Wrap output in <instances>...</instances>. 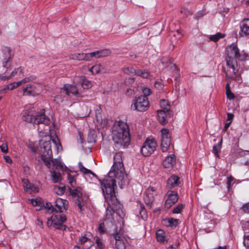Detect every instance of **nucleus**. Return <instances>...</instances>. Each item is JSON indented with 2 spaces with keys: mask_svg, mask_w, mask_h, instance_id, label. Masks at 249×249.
<instances>
[{
  "mask_svg": "<svg viewBox=\"0 0 249 249\" xmlns=\"http://www.w3.org/2000/svg\"><path fill=\"white\" fill-rule=\"evenodd\" d=\"M222 144V138L220 139V141L216 144H215L213 146V153L215 155V157L218 158L219 153L220 152Z\"/></svg>",
  "mask_w": 249,
  "mask_h": 249,
  "instance_id": "nucleus-30",
  "label": "nucleus"
},
{
  "mask_svg": "<svg viewBox=\"0 0 249 249\" xmlns=\"http://www.w3.org/2000/svg\"><path fill=\"white\" fill-rule=\"evenodd\" d=\"M0 148L1 151L4 153L8 152V146L6 143H3L0 146Z\"/></svg>",
  "mask_w": 249,
  "mask_h": 249,
  "instance_id": "nucleus-53",
  "label": "nucleus"
},
{
  "mask_svg": "<svg viewBox=\"0 0 249 249\" xmlns=\"http://www.w3.org/2000/svg\"><path fill=\"white\" fill-rule=\"evenodd\" d=\"M74 83L76 86H81L83 89H88L92 86L90 81L85 79L83 76H78L74 79Z\"/></svg>",
  "mask_w": 249,
  "mask_h": 249,
  "instance_id": "nucleus-20",
  "label": "nucleus"
},
{
  "mask_svg": "<svg viewBox=\"0 0 249 249\" xmlns=\"http://www.w3.org/2000/svg\"><path fill=\"white\" fill-rule=\"evenodd\" d=\"M136 70L132 67H125L123 69L124 73L128 75H136Z\"/></svg>",
  "mask_w": 249,
  "mask_h": 249,
  "instance_id": "nucleus-41",
  "label": "nucleus"
},
{
  "mask_svg": "<svg viewBox=\"0 0 249 249\" xmlns=\"http://www.w3.org/2000/svg\"><path fill=\"white\" fill-rule=\"evenodd\" d=\"M54 101L55 102H56L57 103H59L60 102H62V100L60 95L56 96L54 99Z\"/></svg>",
  "mask_w": 249,
  "mask_h": 249,
  "instance_id": "nucleus-60",
  "label": "nucleus"
},
{
  "mask_svg": "<svg viewBox=\"0 0 249 249\" xmlns=\"http://www.w3.org/2000/svg\"><path fill=\"white\" fill-rule=\"evenodd\" d=\"M45 89V86L39 82H34L22 87L23 94L25 96H36L39 95Z\"/></svg>",
  "mask_w": 249,
  "mask_h": 249,
  "instance_id": "nucleus-6",
  "label": "nucleus"
},
{
  "mask_svg": "<svg viewBox=\"0 0 249 249\" xmlns=\"http://www.w3.org/2000/svg\"><path fill=\"white\" fill-rule=\"evenodd\" d=\"M160 105L161 107L162 108V110H165L166 111H170V105L165 100H161L160 102Z\"/></svg>",
  "mask_w": 249,
  "mask_h": 249,
  "instance_id": "nucleus-39",
  "label": "nucleus"
},
{
  "mask_svg": "<svg viewBox=\"0 0 249 249\" xmlns=\"http://www.w3.org/2000/svg\"><path fill=\"white\" fill-rule=\"evenodd\" d=\"M233 115L231 113H228V114H227V117H228V119H227V121H229V122H231V121L233 118Z\"/></svg>",
  "mask_w": 249,
  "mask_h": 249,
  "instance_id": "nucleus-62",
  "label": "nucleus"
},
{
  "mask_svg": "<svg viewBox=\"0 0 249 249\" xmlns=\"http://www.w3.org/2000/svg\"><path fill=\"white\" fill-rule=\"evenodd\" d=\"M161 133V148L163 152H167L171 145V136L169 130L162 128L160 130Z\"/></svg>",
  "mask_w": 249,
  "mask_h": 249,
  "instance_id": "nucleus-11",
  "label": "nucleus"
},
{
  "mask_svg": "<svg viewBox=\"0 0 249 249\" xmlns=\"http://www.w3.org/2000/svg\"><path fill=\"white\" fill-rule=\"evenodd\" d=\"M18 72L22 73V69L21 68H18L13 71L9 76H6L7 77V80L10 79L12 77H13L16 75Z\"/></svg>",
  "mask_w": 249,
  "mask_h": 249,
  "instance_id": "nucleus-45",
  "label": "nucleus"
},
{
  "mask_svg": "<svg viewBox=\"0 0 249 249\" xmlns=\"http://www.w3.org/2000/svg\"><path fill=\"white\" fill-rule=\"evenodd\" d=\"M244 245L249 249V232L244 234Z\"/></svg>",
  "mask_w": 249,
  "mask_h": 249,
  "instance_id": "nucleus-50",
  "label": "nucleus"
},
{
  "mask_svg": "<svg viewBox=\"0 0 249 249\" xmlns=\"http://www.w3.org/2000/svg\"><path fill=\"white\" fill-rule=\"evenodd\" d=\"M167 222L168 223L167 226H170L171 227H175L178 224V220L177 219H174V218H168L167 220Z\"/></svg>",
  "mask_w": 249,
  "mask_h": 249,
  "instance_id": "nucleus-42",
  "label": "nucleus"
},
{
  "mask_svg": "<svg viewBox=\"0 0 249 249\" xmlns=\"http://www.w3.org/2000/svg\"><path fill=\"white\" fill-rule=\"evenodd\" d=\"M95 115L97 121L99 123H102L103 122V118L101 115V108L100 107H96L95 109Z\"/></svg>",
  "mask_w": 249,
  "mask_h": 249,
  "instance_id": "nucleus-37",
  "label": "nucleus"
},
{
  "mask_svg": "<svg viewBox=\"0 0 249 249\" xmlns=\"http://www.w3.org/2000/svg\"><path fill=\"white\" fill-rule=\"evenodd\" d=\"M161 62L162 63V64L163 65H164L165 67H168V65H167V64L168 63H169L170 65H172V63L171 62V60L170 58H169L168 57H163L161 59Z\"/></svg>",
  "mask_w": 249,
  "mask_h": 249,
  "instance_id": "nucleus-47",
  "label": "nucleus"
},
{
  "mask_svg": "<svg viewBox=\"0 0 249 249\" xmlns=\"http://www.w3.org/2000/svg\"><path fill=\"white\" fill-rule=\"evenodd\" d=\"M136 75L141 76L143 78H149L151 76L149 71L145 70L140 69L136 70Z\"/></svg>",
  "mask_w": 249,
  "mask_h": 249,
  "instance_id": "nucleus-32",
  "label": "nucleus"
},
{
  "mask_svg": "<svg viewBox=\"0 0 249 249\" xmlns=\"http://www.w3.org/2000/svg\"><path fill=\"white\" fill-rule=\"evenodd\" d=\"M225 35L221 33H217L215 35H211L209 36V38L213 42H217L219 39L225 37Z\"/></svg>",
  "mask_w": 249,
  "mask_h": 249,
  "instance_id": "nucleus-33",
  "label": "nucleus"
},
{
  "mask_svg": "<svg viewBox=\"0 0 249 249\" xmlns=\"http://www.w3.org/2000/svg\"><path fill=\"white\" fill-rule=\"evenodd\" d=\"M139 214L143 220H146L147 218V214L145 209L144 208V206H142V204L141 205L140 209L139 211Z\"/></svg>",
  "mask_w": 249,
  "mask_h": 249,
  "instance_id": "nucleus-40",
  "label": "nucleus"
},
{
  "mask_svg": "<svg viewBox=\"0 0 249 249\" xmlns=\"http://www.w3.org/2000/svg\"><path fill=\"white\" fill-rule=\"evenodd\" d=\"M156 146L154 140H146L141 148V153L145 157L149 156L155 150Z\"/></svg>",
  "mask_w": 249,
  "mask_h": 249,
  "instance_id": "nucleus-12",
  "label": "nucleus"
},
{
  "mask_svg": "<svg viewBox=\"0 0 249 249\" xmlns=\"http://www.w3.org/2000/svg\"><path fill=\"white\" fill-rule=\"evenodd\" d=\"M43 207L46 210H47L48 212L49 211H52L53 208V205L50 202L46 203L45 205L43 206Z\"/></svg>",
  "mask_w": 249,
  "mask_h": 249,
  "instance_id": "nucleus-54",
  "label": "nucleus"
},
{
  "mask_svg": "<svg viewBox=\"0 0 249 249\" xmlns=\"http://www.w3.org/2000/svg\"><path fill=\"white\" fill-rule=\"evenodd\" d=\"M225 60L229 68L226 72V77L228 79H235L240 82L239 75L238 73L237 60L244 61L248 56L245 53L240 52L236 44L232 43L226 48Z\"/></svg>",
  "mask_w": 249,
  "mask_h": 249,
  "instance_id": "nucleus-2",
  "label": "nucleus"
},
{
  "mask_svg": "<svg viewBox=\"0 0 249 249\" xmlns=\"http://www.w3.org/2000/svg\"><path fill=\"white\" fill-rule=\"evenodd\" d=\"M22 119L33 124H43L48 125L50 124L49 118L45 114L44 109L39 112L35 111L33 108L25 109L22 112Z\"/></svg>",
  "mask_w": 249,
  "mask_h": 249,
  "instance_id": "nucleus-5",
  "label": "nucleus"
},
{
  "mask_svg": "<svg viewBox=\"0 0 249 249\" xmlns=\"http://www.w3.org/2000/svg\"><path fill=\"white\" fill-rule=\"evenodd\" d=\"M65 189V186L61 185V186H55L53 188V190L56 194L60 196L64 194Z\"/></svg>",
  "mask_w": 249,
  "mask_h": 249,
  "instance_id": "nucleus-36",
  "label": "nucleus"
},
{
  "mask_svg": "<svg viewBox=\"0 0 249 249\" xmlns=\"http://www.w3.org/2000/svg\"><path fill=\"white\" fill-rule=\"evenodd\" d=\"M5 160L6 161V162L9 163H11L12 162V160L10 157L9 156H4V157Z\"/></svg>",
  "mask_w": 249,
  "mask_h": 249,
  "instance_id": "nucleus-63",
  "label": "nucleus"
},
{
  "mask_svg": "<svg viewBox=\"0 0 249 249\" xmlns=\"http://www.w3.org/2000/svg\"><path fill=\"white\" fill-rule=\"evenodd\" d=\"M16 88H17V87L16 86V85L14 84V83H11L7 86V89L9 90H13Z\"/></svg>",
  "mask_w": 249,
  "mask_h": 249,
  "instance_id": "nucleus-58",
  "label": "nucleus"
},
{
  "mask_svg": "<svg viewBox=\"0 0 249 249\" xmlns=\"http://www.w3.org/2000/svg\"><path fill=\"white\" fill-rule=\"evenodd\" d=\"M67 178L69 180V183L71 185V187H74L76 185V180L73 176H72L70 174H68L67 175Z\"/></svg>",
  "mask_w": 249,
  "mask_h": 249,
  "instance_id": "nucleus-43",
  "label": "nucleus"
},
{
  "mask_svg": "<svg viewBox=\"0 0 249 249\" xmlns=\"http://www.w3.org/2000/svg\"><path fill=\"white\" fill-rule=\"evenodd\" d=\"M166 197V199L164 206L167 209L170 208L172 205L175 204L178 199V194L176 190L167 191Z\"/></svg>",
  "mask_w": 249,
  "mask_h": 249,
  "instance_id": "nucleus-13",
  "label": "nucleus"
},
{
  "mask_svg": "<svg viewBox=\"0 0 249 249\" xmlns=\"http://www.w3.org/2000/svg\"><path fill=\"white\" fill-rule=\"evenodd\" d=\"M70 58L72 60H77L79 61H89L91 60L90 53H79L71 54L70 55Z\"/></svg>",
  "mask_w": 249,
  "mask_h": 249,
  "instance_id": "nucleus-22",
  "label": "nucleus"
},
{
  "mask_svg": "<svg viewBox=\"0 0 249 249\" xmlns=\"http://www.w3.org/2000/svg\"><path fill=\"white\" fill-rule=\"evenodd\" d=\"M36 78V76L35 75H31L28 77H26L24 78V79H22L21 80L17 82H14V84L18 87V86L24 84L26 83L32 82L34 81Z\"/></svg>",
  "mask_w": 249,
  "mask_h": 249,
  "instance_id": "nucleus-29",
  "label": "nucleus"
},
{
  "mask_svg": "<svg viewBox=\"0 0 249 249\" xmlns=\"http://www.w3.org/2000/svg\"><path fill=\"white\" fill-rule=\"evenodd\" d=\"M51 179L53 182L58 183L61 180V175L60 173L56 172L54 170L50 171Z\"/></svg>",
  "mask_w": 249,
  "mask_h": 249,
  "instance_id": "nucleus-31",
  "label": "nucleus"
},
{
  "mask_svg": "<svg viewBox=\"0 0 249 249\" xmlns=\"http://www.w3.org/2000/svg\"><path fill=\"white\" fill-rule=\"evenodd\" d=\"M180 178L176 175L171 176L167 180L166 189L167 191L175 190V188L180 184Z\"/></svg>",
  "mask_w": 249,
  "mask_h": 249,
  "instance_id": "nucleus-16",
  "label": "nucleus"
},
{
  "mask_svg": "<svg viewBox=\"0 0 249 249\" xmlns=\"http://www.w3.org/2000/svg\"><path fill=\"white\" fill-rule=\"evenodd\" d=\"M67 220L66 216L64 214L58 213L53 214L50 219H48L47 225L48 227L53 226L54 228L61 230H65L66 226L63 224Z\"/></svg>",
  "mask_w": 249,
  "mask_h": 249,
  "instance_id": "nucleus-8",
  "label": "nucleus"
},
{
  "mask_svg": "<svg viewBox=\"0 0 249 249\" xmlns=\"http://www.w3.org/2000/svg\"><path fill=\"white\" fill-rule=\"evenodd\" d=\"M112 139L118 148H125L130 140L128 125L124 122H116L112 130Z\"/></svg>",
  "mask_w": 249,
  "mask_h": 249,
  "instance_id": "nucleus-4",
  "label": "nucleus"
},
{
  "mask_svg": "<svg viewBox=\"0 0 249 249\" xmlns=\"http://www.w3.org/2000/svg\"><path fill=\"white\" fill-rule=\"evenodd\" d=\"M176 158L174 154L167 156L163 161V166L165 168H172L176 163Z\"/></svg>",
  "mask_w": 249,
  "mask_h": 249,
  "instance_id": "nucleus-24",
  "label": "nucleus"
},
{
  "mask_svg": "<svg viewBox=\"0 0 249 249\" xmlns=\"http://www.w3.org/2000/svg\"><path fill=\"white\" fill-rule=\"evenodd\" d=\"M116 249H125V245L122 240L116 242Z\"/></svg>",
  "mask_w": 249,
  "mask_h": 249,
  "instance_id": "nucleus-48",
  "label": "nucleus"
},
{
  "mask_svg": "<svg viewBox=\"0 0 249 249\" xmlns=\"http://www.w3.org/2000/svg\"><path fill=\"white\" fill-rule=\"evenodd\" d=\"M149 106V103L147 97L145 96H139L134 101L133 105L131 108L133 110L139 111H144L146 110Z\"/></svg>",
  "mask_w": 249,
  "mask_h": 249,
  "instance_id": "nucleus-10",
  "label": "nucleus"
},
{
  "mask_svg": "<svg viewBox=\"0 0 249 249\" xmlns=\"http://www.w3.org/2000/svg\"><path fill=\"white\" fill-rule=\"evenodd\" d=\"M157 195V192L152 187H149L145 191L143 200L145 204L151 207L154 200V197Z\"/></svg>",
  "mask_w": 249,
  "mask_h": 249,
  "instance_id": "nucleus-14",
  "label": "nucleus"
},
{
  "mask_svg": "<svg viewBox=\"0 0 249 249\" xmlns=\"http://www.w3.org/2000/svg\"><path fill=\"white\" fill-rule=\"evenodd\" d=\"M61 93L67 95L71 94L76 97H80V94L78 91V88L71 85H65L61 89Z\"/></svg>",
  "mask_w": 249,
  "mask_h": 249,
  "instance_id": "nucleus-18",
  "label": "nucleus"
},
{
  "mask_svg": "<svg viewBox=\"0 0 249 249\" xmlns=\"http://www.w3.org/2000/svg\"><path fill=\"white\" fill-rule=\"evenodd\" d=\"M167 113H169V111L162 110H159L157 111V115L159 121L162 124H165L167 123L166 119Z\"/></svg>",
  "mask_w": 249,
  "mask_h": 249,
  "instance_id": "nucleus-26",
  "label": "nucleus"
},
{
  "mask_svg": "<svg viewBox=\"0 0 249 249\" xmlns=\"http://www.w3.org/2000/svg\"><path fill=\"white\" fill-rule=\"evenodd\" d=\"M47 160L49 163V165L46 166L49 168H51V167L52 166V171L54 170V169H57L58 167L62 168V164L58 159H53L52 158L48 159Z\"/></svg>",
  "mask_w": 249,
  "mask_h": 249,
  "instance_id": "nucleus-25",
  "label": "nucleus"
},
{
  "mask_svg": "<svg viewBox=\"0 0 249 249\" xmlns=\"http://www.w3.org/2000/svg\"><path fill=\"white\" fill-rule=\"evenodd\" d=\"M89 71L93 74H96L99 73L100 72H105L104 67L101 64H97L93 66L89 69Z\"/></svg>",
  "mask_w": 249,
  "mask_h": 249,
  "instance_id": "nucleus-28",
  "label": "nucleus"
},
{
  "mask_svg": "<svg viewBox=\"0 0 249 249\" xmlns=\"http://www.w3.org/2000/svg\"><path fill=\"white\" fill-rule=\"evenodd\" d=\"M78 167L80 169V171L84 174H92L93 176L95 175V174L92 173L90 170L85 168L83 165L82 163L81 162H79L78 163Z\"/></svg>",
  "mask_w": 249,
  "mask_h": 249,
  "instance_id": "nucleus-38",
  "label": "nucleus"
},
{
  "mask_svg": "<svg viewBox=\"0 0 249 249\" xmlns=\"http://www.w3.org/2000/svg\"><path fill=\"white\" fill-rule=\"evenodd\" d=\"M142 93L144 95L143 96L147 97L151 93V90L148 88H145L142 89Z\"/></svg>",
  "mask_w": 249,
  "mask_h": 249,
  "instance_id": "nucleus-52",
  "label": "nucleus"
},
{
  "mask_svg": "<svg viewBox=\"0 0 249 249\" xmlns=\"http://www.w3.org/2000/svg\"><path fill=\"white\" fill-rule=\"evenodd\" d=\"M11 49L9 47L3 46L2 48V52L3 54V61L2 62V67L7 69L8 66L10 65L9 60L12 56L11 54Z\"/></svg>",
  "mask_w": 249,
  "mask_h": 249,
  "instance_id": "nucleus-19",
  "label": "nucleus"
},
{
  "mask_svg": "<svg viewBox=\"0 0 249 249\" xmlns=\"http://www.w3.org/2000/svg\"><path fill=\"white\" fill-rule=\"evenodd\" d=\"M88 238L86 237V236H82L81 237H80V239H79V242L81 244H83L84 243H85V242H86L88 240Z\"/></svg>",
  "mask_w": 249,
  "mask_h": 249,
  "instance_id": "nucleus-59",
  "label": "nucleus"
},
{
  "mask_svg": "<svg viewBox=\"0 0 249 249\" xmlns=\"http://www.w3.org/2000/svg\"><path fill=\"white\" fill-rule=\"evenodd\" d=\"M53 142L55 145L57 150L58 151L60 149H62V146L61 145V143L59 141L58 138L56 137L55 138L52 140Z\"/></svg>",
  "mask_w": 249,
  "mask_h": 249,
  "instance_id": "nucleus-46",
  "label": "nucleus"
},
{
  "mask_svg": "<svg viewBox=\"0 0 249 249\" xmlns=\"http://www.w3.org/2000/svg\"><path fill=\"white\" fill-rule=\"evenodd\" d=\"M22 183L25 191L27 192L32 194L33 193H36L38 192L37 189L26 178L22 179Z\"/></svg>",
  "mask_w": 249,
  "mask_h": 249,
  "instance_id": "nucleus-21",
  "label": "nucleus"
},
{
  "mask_svg": "<svg viewBox=\"0 0 249 249\" xmlns=\"http://www.w3.org/2000/svg\"><path fill=\"white\" fill-rule=\"evenodd\" d=\"M68 202L65 199L57 198L55 200L54 206L53 208L52 212L62 213L66 211L67 208Z\"/></svg>",
  "mask_w": 249,
  "mask_h": 249,
  "instance_id": "nucleus-15",
  "label": "nucleus"
},
{
  "mask_svg": "<svg viewBox=\"0 0 249 249\" xmlns=\"http://www.w3.org/2000/svg\"><path fill=\"white\" fill-rule=\"evenodd\" d=\"M95 243L97 244V246L99 249H104V245L102 242L101 239H100L99 238H97L95 240Z\"/></svg>",
  "mask_w": 249,
  "mask_h": 249,
  "instance_id": "nucleus-51",
  "label": "nucleus"
},
{
  "mask_svg": "<svg viewBox=\"0 0 249 249\" xmlns=\"http://www.w3.org/2000/svg\"><path fill=\"white\" fill-rule=\"evenodd\" d=\"M156 238L158 242L162 244H165L168 241V239L165 236L164 232L161 230H159L157 231Z\"/></svg>",
  "mask_w": 249,
  "mask_h": 249,
  "instance_id": "nucleus-27",
  "label": "nucleus"
},
{
  "mask_svg": "<svg viewBox=\"0 0 249 249\" xmlns=\"http://www.w3.org/2000/svg\"><path fill=\"white\" fill-rule=\"evenodd\" d=\"M69 191L75 199V204L77 205L79 212H81L83 211V207L86 203L87 199V196L84 194L81 187H77L74 189L70 188Z\"/></svg>",
  "mask_w": 249,
  "mask_h": 249,
  "instance_id": "nucleus-7",
  "label": "nucleus"
},
{
  "mask_svg": "<svg viewBox=\"0 0 249 249\" xmlns=\"http://www.w3.org/2000/svg\"><path fill=\"white\" fill-rule=\"evenodd\" d=\"M31 204L34 206H41L42 202L40 199H32L31 200Z\"/></svg>",
  "mask_w": 249,
  "mask_h": 249,
  "instance_id": "nucleus-49",
  "label": "nucleus"
},
{
  "mask_svg": "<svg viewBox=\"0 0 249 249\" xmlns=\"http://www.w3.org/2000/svg\"><path fill=\"white\" fill-rule=\"evenodd\" d=\"M240 31L239 35L240 36H249V18L243 19L239 24Z\"/></svg>",
  "mask_w": 249,
  "mask_h": 249,
  "instance_id": "nucleus-17",
  "label": "nucleus"
},
{
  "mask_svg": "<svg viewBox=\"0 0 249 249\" xmlns=\"http://www.w3.org/2000/svg\"><path fill=\"white\" fill-rule=\"evenodd\" d=\"M126 176L120 153H116L114 157V163L108 176L103 180H100L101 189L105 200L110 205L119 206L118 200L115 195V187L117 182L122 188L125 183L124 178Z\"/></svg>",
  "mask_w": 249,
  "mask_h": 249,
  "instance_id": "nucleus-1",
  "label": "nucleus"
},
{
  "mask_svg": "<svg viewBox=\"0 0 249 249\" xmlns=\"http://www.w3.org/2000/svg\"><path fill=\"white\" fill-rule=\"evenodd\" d=\"M184 208V205L180 204L177 205L173 210V213H179L181 212L182 209Z\"/></svg>",
  "mask_w": 249,
  "mask_h": 249,
  "instance_id": "nucleus-44",
  "label": "nucleus"
},
{
  "mask_svg": "<svg viewBox=\"0 0 249 249\" xmlns=\"http://www.w3.org/2000/svg\"><path fill=\"white\" fill-rule=\"evenodd\" d=\"M107 204V208L106 209V214L103 223H101L99 227V231L101 233H104L105 231L110 232V229H112L114 232L111 233V235L112 236L116 242L121 240L120 235L117 232V226L115 224V221L113 217V214L116 213L120 214V211H122V205L118 201L119 206L116 207L113 205H110L108 201L106 200Z\"/></svg>",
  "mask_w": 249,
  "mask_h": 249,
  "instance_id": "nucleus-3",
  "label": "nucleus"
},
{
  "mask_svg": "<svg viewBox=\"0 0 249 249\" xmlns=\"http://www.w3.org/2000/svg\"><path fill=\"white\" fill-rule=\"evenodd\" d=\"M110 53L111 52L108 49L97 51L90 53V58L91 59L93 57L99 58L103 57H106L109 55Z\"/></svg>",
  "mask_w": 249,
  "mask_h": 249,
  "instance_id": "nucleus-23",
  "label": "nucleus"
},
{
  "mask_svg": "<svg viewBox=\"0 0 249 249\" xmlns=\"http://www.w3.org/2000/svg\"><path fill=\"white\" fill-rule=\"evenodd\" d=\"M242 209L243 211L246 213H249V202L243 206Z\"/></svg>",
  "mask_w": 249,
  "mask_h": 249,
  "instance_id": "nucleus-55",
  "label": "nucleus"
},
{
  "mask_svg": "<svg viewBox=\"0 0 249 249\" xmlns=\"http://www.w3.org/2000/svg\"><path fill=\"white\" fill-rule=\"evenodd\" d=\"M95 132L94 130H90L88 135V141L89 143H94L96 140Z\"/></svg>",
  "mask_w": 249,
  "mask_h": 249,
  "instance_id": "nucleus-34",
  "label": "nucleus"
},
{
  "mask_svg": "<svg viewBox=\"0 0 249 249\" xmlns=\"http://www.w3.org/2000/svg\"><path fill=\"white\" fill-rule=\"evenodd\" d=\"M226 93L227 98L230 100L233 99L235 97L234 94L231 90L229 83H227L226 86Z\"/></svg>",
  "mask_w": 249,
  "mask_h": 249,
  "instance_id": "nucleus-35",
  "label": "nucleus"
},
{
  "mask_svg": "<svg viewBox=\"0 0 249 249\" xmlns=\"http://www.w3.org/2000/svg\"><path fill=\"white\" fill-rule=\"evenodd\" d=\"M243 228L245 231L249 230V220L245 221L243 223Z\"/></svg>",
  "mask_w": 249,
  "mask_h": 249,
  "instance_id": "nucleus-57",
  "label": "nucleus"
},
{
  "mask_svg": "<svg viewBox=\"0 0 249 249\" xmlns=\"http://www.w3.org/2000/svg\"><path fill=\"white\" fill-rule=\"evenodd\" d=\"M231 123V122H227L225 124L224 129H225V131H226V130L228 128L229 126L230 125Z\"/></svg>",
  "mask_w": 249,
  "mask_h": 249,
  "instance_id": "nucleus-64",
  "label": "nucleus"
},
{
  "mask_svg": "<svg viewBox=\"0 0 249 249\" xmlns=\"http://www.w3.org/2000/svg\"><path fill=\"white\" fill-rule=\"evenodd\" d=\"M41 151L42 153L41 160L46 165H49V163L47 160L53 158V153L51 149V142L47 141L44 142L40 144Z\"/></svg>",
  "mask_w": 249,
  "mask_h": 249,
  "instance_id": "nucleus-9",
  "label": "nucleus"
},
{
  "mask_svg": "<svg viewBox=\"0 0 249 249\" xmlns=\"http://www.w3.org/2000/svg\"><path fill=\"white\" fill-rule=\"evenodd\" d=\"M180 13L183 14L185 17H187L189 14H191L190 11L185 8H182L180 10Z\"/></svg>",
  "mask_w": 249,
  "mask_h": 249,
  "instance_id": "nucleus-56",
  "label": "nucleus"
},
{
  "mask_svg": "<svg viewBox=\"0 0 249 249\" xmlns=\"http://www.w3.org/2000/svg\"><path fill=\"white\" fill-rule=\"evenodd\" d=\"M233 178L231 177H229L227 178V185L228 187L230 188L231 182L233 181Z\"/></svg>",
  "mask_w": 249,
  "mask_h": 249,
  "instance_id": "nucleus-61",
  "label": "nucleus"
}]
</instances>
